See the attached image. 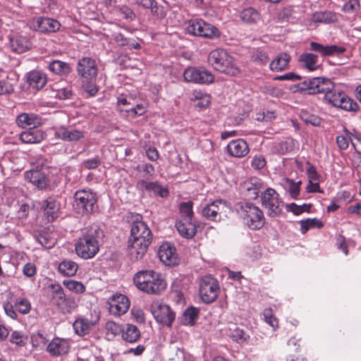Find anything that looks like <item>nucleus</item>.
Segmentation results:
<instances>
[{
	"label": "nucleus",
	"instance_id": "nucleus-58",
	"mask_svg": "<svg viewBox=\"0 0 361 361\" xmlns=\"http://www.w3.org/2000/svg\"><path fill=\"white\" fill-rule=\"evenodd\" d=\"M111 38L119 47L127 46L129 44V39L119 32L112 33Z\"/></svg>",
	"mask_w": 361,
	"mask_h": 361
},
{
	"label": "nucleus",
	"instance_id": "nucleus-53",
	"mask_svg": "<svg viewBox=\"0 0 361 361\" xmlns=\"http://www.w3.org/2000/svg\"><path fill=\"white\" fill-rule=\"evenodd\" d=\"M264 320L266 323L269 324L271 327L276 328L278 326V320L273 314L271 308H266L263 312Z\"/></svg>",
	"mask_w": 361,
	"mask_h": 361
},
{
	"label": "nucleus",
	"instance_id": "nucleus-1",
	"mask_svg": "<svg viewBox=\"0 0 361 361\" xmlns=\"http://www.w3.org/2000/svg\"><path fill=\"white\" fill-rule=\"evenodd\" d=\"M152 239V233L145 222L137 219L133 221L128 240V255L132 261L140 260L145 256Z\"/></svg>",
	"mask_w": 361,
	"mask_h": 361
},
{
	"label": "nucleus",
	"instance_id": "nucleus-36",
	"mask_svg": "<svg viewBox=\"0 0 361 361\" xmlns=\"http://www.w3.org/2000/svg\"><path fill=\"white\" fill-rule=\"evenodd\" d=\"M295 147V141L292 138H286L285 140L276 142L274 145L275 153L284 155L294 150Z\"/></svg>",
	"mask_w": 361,
	"mask_h": 361
},
{
	"label": "nucleus",
	"instance_id": "nucleus-51",
	"mask_svg": "<svg viewBox=\"0 0 361 361\" xmlns=\"http://www.w3.org/2000/svg\"><path fill=\"white\" fill-rule=\"evenodd\" d=\"M37 242L44 248L50 249L56 244V239L52 238L49 233L43 232L37 236Z\"/></svg>",
	"mask_w": 361,
	"mask_h": 361
},
{
	"label": "nucleus",
	"instance_id": "nucleus-47",
	"mask_svg": "<svg viewBox=\"0 0 361 361\" xmlns=\"http://www.w3.org/2000/svg\"><path fill=\"white\" fill-rule=\"evenodd\" d=\"M198 309L191 307L185 310L182 316V322L185 325H192L198 317Z\"/></svg>",
	"mask_w": 361,
	"mask_h": 361
},
{
	"label": "nucleus",
	"instance_id": "nucleus-25",
	"mask_svg": "<svg viewBox=\"0 0 361 361\" xmlns=\"http://www.w3.org/2000/svg\"><path fill=\"white\" fill-rule=\"evenodd\" d=\"M16 123L23 128H37L41 126L42 118L35 114L22 113L17 116Z\"/></svg>",
	"mask_w": 361,
	"mask_h": 361
},
{
	"label": "nucleus",
	"instance_id": "nucleus-45",
	"mask_svg": "<svg viewBox=\"0 0 361 361\" xmlns=\"http://www.w3.org/2000/svg\"><path fill=\"white\" fill-rule=\"evenodd\" d=\"M192 205L193 203L191 201L180 203L179 207L181 216L180 219L193 221L194 213L192 211Z\"/></svg>",
	"mask_w": 361,
	"mask_h": 361
},
{
	"label": "nucleus",
	"instance_id": "nucleus-64",
	"mask_svg": "<svg viewBox=\"0 0 361 361\" xmlns=\"http://www.w3.org/2000/svg\"><path fill=\"white\" fill-rule=\"evenodd\" d=\"M266 165V161L265 159L259 155V156H255L253 157L252 161H251V166L255 170H259L264 168Z\"/></svg>",
	"mask_w": 361,
	"mask_h": 361
},
{
	"label": "nucleus",
	"instance_id": "nucleus-13",
	"mask_svg": "<svg viewBox=\"0 0 361 361\" xmlns=\"http://www.w3.org/2000/svg\"><path fill=\"white\" fill-rule=\"evenodd\" d=\"M151 312L157 322L166 326H171L175 319V313L169 306L159 302L152 304Z\"/></svg>",
	"mask_w": 361,
	"mask_h": 361
},
{
	"label": "nucleus",
	"instance_id": "nucleus-20",
	"mask_svg": "<svg viewBox=\"0 0 361 361\" xmlns=\"http://www.w3.org/2000/svg\"><path fill=\"white\" fill-rule=\"evenodd\" d=\"M56 137L66 142H77L84 137V132L77 129L60 126L54 128Z\"/></svg>",
	"mask_w": 361,
	"mask_h": 361
},
{
	"label": "nucleus",
	"instance_id": "nucleus-49",
	"mask_svg": "<svg viewBox=\"0 0 361 361\" xmlns=\"http://www.w3.org/2000/svg\"><path fill=\"white\" fill-rule=\"evenodd\" d=\"M94 80L95 79H82V90L89 97H94L99 91V87Z\"/></svg>",
	"mask_w": 361,
	"mask_h": 361
},
{
	"label": "nucleus",
	"instance_id": "nucleus-27",
	"mask_svg": "<svg viewBox=\"0 0 361 361\" xmlns=\"http://www.w3.org/2000/svg\"><path fill=\"white\" fill-rule=\"evenodd\" d=\"M176 227L178 233L187 239L193 238L197 233L196 224L193 221L180 219L176 221Z\"/></svg>",
	"mask_w": 361,
	"mask_h": 361
},
{
	"label": "nucleus",
	"instance_id": "nucleus-24",
	"mask_svg": "<svg viewBox=\"0 0 361 361\" xmlns=\"http://www.w3.org/2000/svg\"><path fill=\"white\" fill-rule=\"evenodd\" d=\"M31 45V42L26 37L16 34L9 36V46L13 52L23 53L28 50Z\"/></svg>",
	"mask_w": 361,
	"mask_h": 361
},
{
	"label": "nucleus",
	"instance_id": "nucleus-5",
	"mask_svg": "<svg viewBox=\"0 0 361 361\" xmlns=\"http://www.w3.org/2000/svg\"><path fill=\"white\" fill-rule=\"evenodd\" d=\"M235 209L244 224L251 230H259L264 226V212L255 204L240 202L235 204Z\"/></svg>",
	"mask_w": 361,
	"mask_h": 361
},
{
	"label": "nucleus",
	"instance_id": "nucleus-8",
	"mask_svg": "<svg viewBox=\"0 0 361 361\" xmlns=\"http://www.w3.org/2000/svg\"><path fill=\"white\" fill-rule=\"evenodd\" d=\"M262 206L265 209L269 217L274 218L281 215L283 202L279 194L272 188H267L259 195Z\"/></svg>",
	"mask_w": 361,
	"mask_h": 361
},
{
	"label": "nucleus",
	"instance_id": "nucleus-34",
	"mask_svg": "<svg viewBox=\"0 0 361 361\" xmlns=\"http://www.w3.org/2000/svg\"><path fill=\"white\" fill-rule=\"evenodd\" d=\"M122 338L128 343H135L140 338V331L138 328L133 325L128 324L122 330Z\"/></svg>",
	"mask_w": 361,
	"mask_h": 361
},
{
	"label": "nucleus",
	"instance_id": "nucleus-28",
	"mask_svg": "<svg viewBox=\"0 0 361 361\" xmlns=\"http://www.w3.org/2000/svg\"><path fill=\"white\" fill-rule=\"evenodd\" d=\"M20 141L25 144H38L45 139L44 133L36 128H29L20 134Z\"/></svg>",
	"mask_w": 361,
	"mask_h": 361
},
{
	"label": "nucleus",
	"instance_id": "nucleus-41",
	"mask_svg": "<svg viewBox=\"0 0 361 361\" xmlns=\"http://www.w3.org/2000/svg\"><path fill=\"white\" fill-rule=\"evenodd\" d=\"M49 69L55 74L67 75L71 72V67L68 63L59 61L54 60L49 65Z\"/></svg>",
	"mask_w": 361,
	"mask_h": 361
},
{
	"label": "nucleus",
	"instance_id": "nucleus-16",
	"mask_svg": "<svg viewBox=\"0 0 361 361\" xmlns=\"http://www.w3.org/2000/svg\"><path fill=\"white\" fill-rule=\"evenodd\" d=\"M31 23L35 30L42 33L54 32L59 30L61 26L58 20L46 17L35 18Z\"/></svg>",
	"mask_w": 361,
	"mask_h": 361
},
{
	"label": "nucleus",
	"instance_id": "nucleus-46",
	"mask_svg": "<svg viewBox=\"0 0 361 361\" xmlns=\"http://www.w3.org/2000/svg\"><path fill=\"white\" fill-rule=\"evenodd\" d=\"M9 341L18 348L25 347L27 342V336L23 332L13 331L10 335Z\"/></svg>",
	"mask_w": 361,
	"mask_h": 361
},
{
	"label": "nucleus",
	"instance_id": "nucleus-17",
	"mask_svg": "<svg viewBox=\"0 0 361 361\" xmlns=\"http://www.w3.org/2000/svg\"><path fill=\"white\" fill-rule=\"evenodd\" d=\"M109 310L111 314L121 315L129 309L130 301L127 296L122 294L114 295L109 302Z\"/></svg>",
	"mask_w": 361,
	"mask_h": 361
},
{
	"label": "nucleus",
	"instance_id": "nucleus-22",
	"mask_svg": "<svg viewBox=\"0 0 361 361\" xmlns=\"http://www.w3.org/2000/svg\"><path fill=\"white\" fill-rule=\"evenodd\" d=\"M310 49L319 53L323 56H339L345 51V48L337 45H323L322 44L312 42Z\"/></svg>",
	"mask_w": 361,
	"mask_h": 361
},
{
	"label": "nucleus",
	"instance_id": "nucleus-11",
	"mask_svg": "<svg viewBox=\"0 0 361 361\" xmlns=\"http://www.w3.org/2000/svg\"><path fill=\"white\" fill-rule=\"evenodd\" d=\"M230 208L226 201L216 200L207 204L202 210V216L211 221H219L222 215L226 214L227 209Z\"/></svg>",
	"mask_w": 361,
	"mask_h": 361
},
{
	"label": "nucleus",
	"instance_id": "nucleus-54",
	"mask_svg": "<svg viewBox=\"0 0 361 361\" xmlns=\"http://www.w3.org/2000/svg\"><path fill=\"white\" fill-rule=\"evenodd\" d=\"M116 11L126 20L132 21L135 18V13L127 6H118Z\"/></svg>",
	"mask_w": 361,
	"mask_h": 361
},
{
	"label": "nucleus",
	"instance_id": "nucleus-2",
	"mask_svg": "<svg viewBox=\"0 0 361 361\" xmlns=\"http://www.w3.org/2000/svg\"><path fill=\"white\" fill-rule=\"evenodd\" d=\"M298 90L300 92L308 94H324V100L334 106L337 107L339 99L343 92L335 89L334 84L330 79L324 78H313L298 84Z\"/></svg>",
	"mask_w": 361,
	"mask_h": 361
},
{
	"label": "nucleus",
	"instance_id": "nucleus-19",
	"mask_svg": "<svg viewBox=\"0 0 361 361\" xmlns=\"http://www.w3.org/2000/svg\"><path fill=\"white\" fill-rule=\"evenodd\" d=\"M25 179L39 190H44L49 185V179L40 169H31L24 173Z\"/></svg>",
	"mask_w": 361,
	"mask_h": 361
},
{
	"label": "nucleus",
	"instance_id": "nucleus-26",
	"mask_svg": "<svg viewBox=\"0 0 361 361\" xmlns=\"http://www.w3.org/2000/svg\"><path fill=\"white\" fill-rule=\"evenodd\" d=\"M54 306L57 308L59 312L65 314H71L78 307V302L75 297L72 295H63L56 302Z\"/></svg>",
	"mask_w": 361,
	"mask_h": 361
},
{
	"label": "nucleus",
	"instance_id": "nucleus-40",
	"mask_svg": "<svg viewBox=\"0 0 361 361\" xmlns=\"http://www.w3.org/2000/svg\"><path fill=\"white\" fill-rule=\"evenodd\" d=\"M92 322L85 318H79L76 319L73 324L75 332L79 336H85L87 334L90 330Z\"/></svg>",
	"mask_w": 361,
	"mask_h": 361
},
{
	"label": "nucleus",
	"instance_id": "nucleus-62",
	"mask_svg": "<svg viewBox=\"0 0 361 361\" xmlns=\"http://www.w3.org/2000/svg\"><path fill=\"white\" fill-rule=\"evenodd\" d=\"M252 59L254 61L259 62L261 64H265L269 61L267 54L262 50H257L254 53Z\"/></svg>",
	"mask_w": 361,
	"mask_h": 361
},
{
	"label": "nucleus",
	"instance_id": "nucleus-4",
	"mask_svg": "<svg viewBox=\"0 0 361 361\" xmlns=\"http://www.w3.org/2000/svg\"><path fill=\"white\" fill-rule=\"evenodd\" d=\"M102 231L97 227L90 228L79 238L75 245V250L78 257L84 259L93 258L99 250V238Z\"/></svg>",
	"mask_w": 361,
	"mask_h": 361
},
{
	"label": "nucleus",
	"instance_id": "nucleus-50",
	"mask_svg": "<svg viewBox=\"0 0 361 361\" xmlns=\"http://www.w3.org/2000/svg\"><path fill=\"white\" fill-rule=\"evenodd\" d=\"M63 284L69 290H71L75 293H77V294H81L85 291V286L80 281L71 280V279L64 280L63 281Z\"/></svg>",
	"mask_w": 361,
	"mask_h": 361
},
{
	"label": "nucleus",
	"instance_id": "nucleus-56",
	"mask_svg": "<svg viewBox=\"0 0 361 361\" xmlns=\"http://www.w3.org/2000/svg\"><path fill=\"white\" fill-rule=\"evenodd\" d=\"M360 8V4L358 0H348L343 6L342 10L345 13H353L358 11Z\"/></svg>",
	"mask_w": 361,
	"mask_h": 361
},
{
	"label": "nucleus",
	"instance_id": "nucleus-43",
	"mask_svg": "<svg viewBox=\"0 0 361 361\" xmlns=\"http://www.w3.org/2000/svg\"><path fill=\"white\" fill-rule=\"evenodd\" d=\"M300 118L305 124L312 126H319L322 122V118L319 116L307 110H301Z\"/></svg>",
	"mask_w": 361,
	"mask_h": 361
},
{
	"label": "nucleus",
	"instance_id": "nucleus-42",
	"mask_svg": "<svg viewBox=\"0 0 361 361\" xmlns=\"http://www.w3.org/2000/svg\"><path fill=\"white\" fill-rule=\"evenodd\" d=\"M312 20L314 23H331L336 20V16L331 11H321L314 13Z\"/></svg>",
	"mask_w": 361,
	"mask_h": 361
},
{
	"label": "nucleus",
	"instance_id": "nucleus-38",
	"mask_svg": "<svg viewBox=\"0 0 361 361\" xmlns=\"http://www.w3.org/2000/svg\"><path fill=\"white\" fill-rule=\"evenodd\" d=\"M240 19L247 24H255L260 18L259 12L253 8L243 9L240 14Z\"/></svg>",
	"mask_w": 361,
	"mask_h": 361
},
{
	"label": "nucleus",
	"instance_id": "nucleus-23",
	"mask_svg": "<svg viewBox=\"0 0 361 361\" xmlns=\"http://www.w3.org/2000/svg\"><path fill=\"white\" fill-rule=\"evenodd\" d=\"M227 150L231 156L241 158L248 154L250 149L244 140L237 139L231 141L228 144Z\"/></svg>",
	"mask_w": 361,
	"mask_h": 361
},
{
	"label": "nucleus",
	"instance_id": "nucleus-12",
	"mask_svg": "<svg viewBox=\"0 0 361 361\" xmlns=\"http://www.w3.org/2000/svg\"><path fill=\"white\" fill-rule=\"evenodd\" d=\"M185 81L197 84H207L214 81L212 73L204 68L188 67L183 73Z\"/></svg>",
	"mask_w": 361,
	"mask_h": 361
},
{
	"label": "nucleus",
	"instance_id": "nucleus-18",
	"mask_svg": "<svg viewBox=\"0 0 361 361\" xmlns=\"http://www.w3.org/2000/svg\"><path fill=\"white\" fill-rule=\"evenodd\" d=\"M158 256L166 266H176L178 264L176 248L169 243H164L159 247Z\"/></svg>",
	"mask_w": 361,
	"mask_h": 361
},
{
	"label": "nucleus",
	"instance_id": "nucleus-61",
	"mask_svg": "<svg viewBox=\"0 0 361 361\" xmlns=\"http://www.w3.org/2000/svg\"><path fill=\"white\" fill-rule=\"evenodd\" d=\"M23 273L27 278L34 277L37 273L36 266L31 262L26 263L23 267Z\"/></svg>",
	"mask_w": 361,
	"mask_h": 361
},
{
	"label": "nucleus",
	"instance_id": "nucleus-57",
	"mask_svg": "<svg viewBox=\"0 0 361 361\" xmlns=\"http://www.w3.org/2000/svg\"><path fill=\"white\" fill-rule=\"evenodd\" d=\"M106 329L108 333L111 334L113 336L118 335L123 330L118 324L113 321H108L106 323Z\"/></svg>",
	"mask_w": 361,
	"mask_h": 361
},
{
	"label": "nucleus",
	"instance_id": "nucleus-60",
	"mask_svg": "<svg viewBox=\"0 0 361 361\" xmlns=\"http://www.w3.org/2000/svg\"><path fill=\"white\" fill-rule=\"evenodd\" d=\"M102 161L99 157L87 159L82 161V166L87 169H94L97 168Z\"/></svg>",
	"mask_w": 361,
	"mask_h": 361
},
{
	"label": "nucleus",
	"instance_id": "nucleus-14",
	"mask_svg": "<svg viewBox=\"0 0 361 361\" xmlns=\"http://www.w3.org/2000/svg\"><path fill=\"white\" fill-rule=\"evenodd\" d=\"M77 73L82 79H95L97 75L95 61L90 57L80 59L77 64Z\"/></svg>",
	"mask_w": 361,
	"mask_h": 361
},
{
	"label": "nucleus",
	"instance_id": "nucleus-21",
	"mask_svg": "<svg viewBox=\"0 0 361 361\" xmlns=\"http://www.w3.org/2000/svg\"><path fill=\"white\" fill-rule=\"evenodd\" d=\"M70 350L68 340L56 337L47 345V352L54 357L66 355Z\"/></svg>",
	"mask_w": 361,
	"mask_h": 361
},
{
	"label": "nucleus",
	"instance_id": "nucleus-39",
	"mask_svg": "<svg viewBox=\"0 0 361 361\" xmlns=\"http://www.w3.org/2000/svg\"><path fill=\"white\" fill-rule=\"evenodd\" d=\"M301 183L302 182L300 180L294 182L293 180L290 178L283 180L284 188L288 192L290 197L295 200H296L300 195Z\"/></svg>",
	"mask_w": 361,
	"mask_h": 361
},
{
	"label": "nucleus",
	"instance_id": "nucleus-30",
	"mask_svg": "<svg viewBox=\"0 0 361 361\" xmlns=\"http://www.w3.org/2000/svg\"><path fill=\"white\" fill-rule=\"evenodd\" d=\"M27 80L30 87L39 90L46 85L47 77L42 72L35 70L27 74Z\"/></svg>",
	"mask_w": 361,
	"mask_h": 361
},
{
	"label": "nucleus",
	"instance_id": "nucleus-48",
	"mask_svg": "<svg viewBox=\"0 0 361 361\" xmlns=\"http://www.w3.org/2000/svg\"><path fill=\"white\" fill-rule=\"evenodd\" d=\"M300 231L302 233L305 234L307 233V231L311 228H322L323 227L324 224L323 223L316 219H307L305 220H301L300 221Z\"/></svg>",
	"mask_w": 361,
	"mask_h": 361
},
{
	"label": "nucleus",
	"instance_id": "nucleus-15",
	"mask_svg": "<svg viewBox=\"0 0 361 361\" xmlns=\"http://www.w3.org/2000/svg\"><path fill=\"white\" fill-rule=\"evenodd\" d=\"M136 189L143 193L145 192H152L161 197H165L169 195L166 188L162 186L158 181H149L148 180H139L135 185Z\"/></svg>",
	"mask_w": 361,
	"mask_h": 361
},
{
	"label": "nucleus",
	"instance_id": "nucleus-59",
	"mask_svg": "<svg viewBox=\"0 0 361 361\" xmlns=\"http://www.w3.org/2000/svg\"><path fill=\"white\" fill-rule=\"evenodd\" d=\"M13 92V86L10 81L6 79L0 80V95L10 94Z\"/></svg>",
	"mask_w": 361,
	"mask_h": 361
},
{
	"label": "nucleus",
	"instance_id": "nucleus-44",
	"mask_svg": "<svg viewBox=\"0 0 361 361\" xmlns=\"http://www.w3.org/2000/svg\"><path fill=\"white\" fill-rule=\"evenodd\" d=\"M340 102L338 108H341L345 111H356L359 109V106L356 102L348 97L345 92L342 93V97L339 99Z\"/></svg>",
	"mask_w": 361,
	"mask_h": 361
},
{
	"label": "nucleus",
	"instance_id": "nucleus-35",
	"mask_svg": "<svg viewBox=\"0 0 361 361\" xmlns=\"http://www.w3.org/2000/svg\"><path fill=\"white\" fill-rule=\"evenodd\" d=\"M263 183L257 178H252L250 181L245 183V188L247 190V195L250 198L255 200L259 197V192L262 189Z\"/></svg>",
	"mask_w": 361,
	"mask_h": 361
},
{
	"label": "nucleus",
	"instance_id": "nucleus-9",
	"mask_svg": "<svg viewBox=\"0 0 361 361\" xmlns=\"http://www.w3.org/2000/svg\"><path fill=\"white\" fill-rule=\"evenodd\" d=\"M185 31L188 34L214 39L220 37L221 32L214 25L202 19H191L185 23Z\"/></svg>",
	"mask_w": 361,
	"mask_h": 361
},
{
	"label": "nucleus",
	"instance_id": "nucleus-7",
	"mask_svg": "<svg viewBox=\"0 0 361 361\" xmlns=\"http://www.w3.org/2000/svg\"><path fill=\"white\" fill-rule=\"evenodd\" d=\"M73 198V208L77 214L81 215L91 214L97 202L96 193L91 189L78 190L74 193Z\"/></svg>",
	"mask_w": 361,
	"mask_h": 361
},
{
	"label": "nucleus",
	"instance_id": "nucleus-55",
	"mask_svg": "<svg viewBox=\"0 0 361 361\" xmlns=\"http://www.w3.org/2000/svg\"><path fill=\"white\" fill-rule=\"evenodd\" d=\"M73 92L71 86H66L56 90V97L59 99H68L72 97Z\"/></svg>",
	"mask_w": 361,
	"mask_h": 361
},
{
	"label": "nucleus",
	"instance_id": "nucleus-52",
	"mask_svg": "<svg viewBox=\"0 0 361 361\" xmlns=\"http://www.w3.org/2000/svg\"><path fill=\"white\" fill-rule=\"evenodd\" d=\"M16 310L21 314H27L31 309V304L27 299L23 298L15 303Z\"/></svg>",
	"mask_w": 361,
	"mask_h": 361
},
{
	"label": "nucleus",
	"instance_id": "nucleus-31",
	"mask_svg": "<svg viewBox=\"0 0 361 361\" xmlns=\"http://www.w3.org/2000/svg\"><path fill=\"white\" fill-rule=\"evenodd\" d=\"M290 56L287 53H281L274 59H273L269 68L272 71L280 72L288 68Z\"/></svg>",
	"mask_w": 361,
	"mask_h": 361
},
{
	"label": "nucleus",
	"instance_id": "nucleus-10",
	"mask_svg": "<svg viewBox=\"0 0 361 361\" xmlns=\"http://www.w3.org/2000/svg\"><path fill=\"white\" fill-rule=\"evenodd\" d=\"M199 291L202 301L205 303H211L219 295V283L212 276H205L200 280Z\"/></svg>",
	"mask_w": 361,
	"mask_h": 361
},
{
	"label": "nucleus",
	"instance_id": "nucleus-6",
	"mask_svg": "<svg viewBox=\"0 0 361 361\" xmlns=\"http://www.w3.org/2000/svg\"><path fill=\"white\" fill-rule=\"evenodd\" d=\"M208 61L216 71L221 73L229 75H235L240 73L234 58L224 49L212 50L209 54Z\"/></svg>",
	"mask_w": 361,
	"mask_h": 361
},
{
	"label": "nucleus",
	"instance_id": "nucleus-29",
	"mask_svg": "<svg viewBox=\"0 0 361 361\" xmlns=\"http://www.w3.org/2000/svg\"><path fill=\"white\" fill-rule=\"evenodd\" d=\"M42 207L49 221H52L57 218L60 204L54 198L49 197L45 200L43 202Z\"/></svg>",
	"mask_w": 361,
	"mask_h": 361
},
{
	"label": "nucleus",
	"instance_id": "nucleus-63",
	"mask_svg": "<svg viewBox=\"0 0 361 361\" xmlns=\"http://www.w3.org/2000/svg\"><path fill=\"white\" fill-rule=\"evenodd\" d=\"M124 111L133 117L141 116L145 112V107L142 104H137L135 106L126 109Z\"/></svg>",
	"mask_w": 361,
	"mask_h": 361
},
{
	"label": "nucleus",
	"instance_id": "nucleus-33",
	"mask_svg": "<svg viewBox=\"0 0 361 361\" xmlns=\"http://www.w3.org/2000/svg\"><path fill=\"white\" fill-rule=\"evenodd\" d=\"M64 294L63 288L59 283H51L47 287L46 297L54 305Z\"/></svg>",
	"mask_w": 361,
	"mask_h": 361
},
{
	"label": "nucleus",
	"instance_id": "nucleus-3",
	"mask_svg": "<svg viewBox=\"0 0 361 361\" xmlns=\"http://www.w3.org/2000/svg\"><path fill=\"white\" fill-rule=\"evenodd\" d=\"M135 286L148 294L159 295L166 288V282L161 274L153 270H142L133 276Z\"/></svg>",
	"mask_w": 361,
	"mask_h": 361
},
{
	"label": "nucleus",
	"instance_id": "nucleus-32",
	"mask_svg": "<svg viewBox=\"0 0 361 361\" xmlns=\"http://www.w3.org/2000/svg\"><path fill=\"white\" fill-rule=\"evenodd\" d=\"M298 61L304 68L313 71L319 68L318 56L312 53H303L298 57Z\"/></svg>",
	"mask_w": 361,
	"mask_h": 361
},
{
	"label": "nucleus",
	"instance_id": "nucleus-37",
	"mask_svg": "<svg viewBox=\"0 0 361 361\" xmlns=\"http://www.w3.org/2000/svg\"><path fill=\"white\" fill-rule=\"evenodd\" d=\"M78 269V265L76 262L64 259L59 264L58 270L60 274L65 276H73Z\"/></svg>",
	"mask_w": 361,
	"mask_h": 361
}]
</instances>
